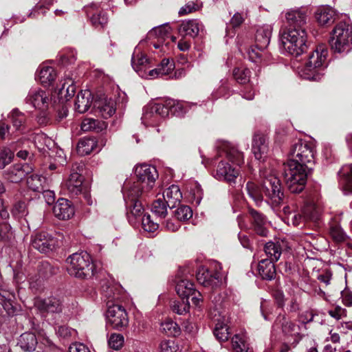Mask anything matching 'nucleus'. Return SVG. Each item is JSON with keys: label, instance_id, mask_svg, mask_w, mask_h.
I'll list each match as a JSON object with an SVG mask.
<instances>
[{"label": "nucleus", "instance_id": "nucleus-1", "mask_svg": "<svg viewBox=\"0 0 352 352\" xmlns=\"http://www.w3.org/2000/svg\"><path fill=\"white\" fill-rule=\"evenodd\" d=\"M287 27L280 32V42L289 54L298 56L307 50L305 25L307 12L305 8L292 9L285 12Z\"/></svg>", "mask_w": 352, "mask_h": 352}, {"label": "nucleus", "instance_id": "nucleus-2", "mask_svg": "<svg viewBox=\"0 0 352 352\" xmlns=\"http://www.w3.org/2000/svg\"><path fill=\"white\" fill-rule=\"evenodd\" d=\"M114 287H109L106 296L108 299L107 305V310L106 313L107 322L113 329L122 331L129 324L128 314L122 305L114 303V301L119 300L120 294L115 292Z\"/></svg>", "mask_w": 352, "mask_h": 352}, {"label": "nucleus", "instance_id": "nucleus-3", "mask_svg": "<svg viewBox=\"0 0 352 352\" xmlns=\"http://www.w3.org/2000/svg\"><path fill=\"white\" fill-rule=\"evenodd\" d=\"M66 269L74 277L87 279L95 274L96 267L91 256L87 252L74 253L66 259Z\"/></svg>", "mask_w": 352, "mask_h": 352}, {"label": "nucleus", "instance_id": "nucleus-4", "mask_svg": "<svg viewBox=\"0 0 352 352\" xmlns=\"http://www.w3.org/2000/svg\"><path fill=\"white\" fill-rule=\"evenodd\" d=\"M284 176L289 190L292 193H300L305 188L307 175L312 167L303 165L296 161H288L284 164Z\"/></svg>", "mask_w": 352, "mask_h": 352}, {"label": "nucleus", "instance_id": "nucleus-5", "mask_svg": "<svg viewBox=\"0 0 352 352\" xmlns=\"http://www.w3.org/2000/svg\"><path fill=\"white\" fill-rule=\"evenodd\" d=\"M328 50L325 45H318L309 56L308 60L302 70V75L308 80L318 81L327 66Z\"/></svg>", "mask_w": 352, "mask_h": 352}, {"label": "nucleus", "instance_id": "nucleus-6", "mask_svg": "<svg viewBox=\"0 0 352 352\" xmlns=\"http://www.w3.org/2000/svg\"><path fill=\"white\" fill-rule=\"evenodd\" d=\"M260 177L264 195L273 205L279 206L284 199L280 180L272 170L267 168L260 170Z\"/></svg>", "mask_w": 352, "mask_h": 352}, {"label": "nucleus", "instance_id": "nucleus-7", "mask_svg": "<svg viewBox=\"0 0 352 352\" xmlns=\"http://www.w3.org/2000/svg\"><path fill=\"white\" fill-rule=\"evenodd\" d=\"M335 52H348L352 48V26L346 22L338 23L332 31L330 40Z\"/></svg>", "mask_w": 352, "mask_h": 352}, {"label": "nucleus", "instance_id": "nucleus-8", "mask_svg": "<svg viewBox=\"0 0 352 352\" xmlns=\"http://www.w3.org/2000/svg\"><path fill=\"white\" fill-rule=\"evenodd\" d=\"M292 159L299 164L313 168L315 163V151L313 144L307 141L298 140L291 150Z\"/></svg>", "mask_w": 352, "mask_h": 352}, {"label": "nucleus", "instance_id": "nucleus-9", "mask_svg": "<svg viewBox=\"0 0 352 352\" xmlns=\"http://www.w3.org/2000/svg\"><path fill=\"white\" fill-rule=\"evenodd\" d=\"M135 175L137 181L144 185L146 190H151L158 177V173L155 167L148 164H141L137 166L135 168Z\"/></svg>", "mask_w": 352, "mask_h": 352}, {"label": "nucleus", "instance_id": "nucleus-10", "mask_svg": "<svg viewBox=\"0 0 352 352\" xmlns=\"http://www.w3.org/2000/svg\"><path fill=\"white\" fill-rule=\"evenodd\" d=\"M196 278L199 283L205 287L214 289L221 283V276L219 271L214 269H209L206 266H200L196 274Z\"/></svg>", "mask_w": 352, "mask_h": 352}, {"label": "nucleus", "instance_id": "nucleus-11", "mask_svg": "<svg viewBox=\"0 0 352 352\" xmlns=\"http://www.w3.org/2000/svg\"><path fill=\"white\" fill-rule=\"evenodd\" d=\"M50 101L49 93L40 88L30 89L25 98L27 104L41 111H45L48 109Z\"/></svg>", "mask_w": 352, "mask_h": 352}, {"label": "nucleus", "instance_id": "nucleus-12", "mask_svg": "<svg viewBox=\"0 0 352 352\" xmlns=\"http://www.w3.org/2000/svg\"><path fill=\"white\" fill-rule=\"evenodd\" d=\"M84 177L76 172L72 173L65 182V186L71 197L82 194L89 204L90 195L87 188L82 184Z\"/></svg>", "mask_w": 352, "mask_h": 352}, {"label": "nucleus", "instance_id": "nucleus-13", "mask_svg": "<svg viewBox=\"0 0 352 352\" xmlns=\"http://www.w3.org/2000/svg\"><path fill=\"white\" fill-rule=\"evenodd\" d=\"M87 16L91 25L96 28H103L108 23V16L105 11L100 9L99 4L91 3L84 7Z\"/></svg>", "mask_w": 352, "mask_h": 352}, {"label": "nucleus", "instance_id": "nucleus-14", "mask_svg": "<svg viewBox=\"0 0 352 352\" xmlns=\"http://www.w3.org/2000/svg\"><path fill=\"white\" fill-rule=\"evenodd\" d=\"M57 240L46 232L36 233L32 239V245L41 253H47L54 249Z\"/></svg>", "mask_w": 352, "mask_h": 352}, {"label": "nucleus", "instance_id": "nucleus-15", "mask_svg": "<svg viewBox=\"0 0 352 352\" xmlns=\"http://www.w3.org/2000/svg\"><path fill=\"white\" fill-rule=\"evenodd\" d=\"M34 305L42 314H59L63 310L62 302L54 296L38 298L36 299Z\"/></svg>", "mask_w": 352, "mask_h": 352}, {"label": "nucleus", "instance_id": "nucleus-16", "mask_svg": "<svg viewBox=\"0 0 352 352\" xmlns=\"http://www.w3.org/2000/svg\"><path fill=\"white\" fill-rule=\"evenodd\" d=\"M239 175V169L232 166L223 160L218 163L214 175L218 180L226 181L229 184H235L236 179Z\"/></svg>", "mask_w": 352, "mask_h": 352}, {"label": "nucleus", "instance_id": "nucleus-17", "mask_svg": "<svg viewBox=\"0 0 352 352\" xmlns=\"http://www.w3.org/2000/svg\"><path fill=\"white\" fill-rule=\"evenodd\" d=\"M204 26L203 23L197 19L184 20L178 28V33L182 37L189 36L197 37L200 32H203Z\"/></svg>", "mask_w": 352, "mask_h": 352}, {"label": "nucleus", "instance_id": "nucleus-18", "mask_svg": "<svg viewBox=\"0 0 352 352\" xmlns=\"http://www.w3.org/2000/svg\"><path fill=\"white\" fill-rule=\"evenodd\" d=\"M32 170V167L28 163L16 164L4 172V177L10 182L18 183Z\"/></svg>", "mask_w": 352, "mask_h": 352}, {"label": "nucleus", "instance_id": "nucleus-19", "mask_svg": "<svg viewBox=\"0 0 352 352\" xmlns=\"http://www.w3.org/2000/svg\"><path fill=\"white\" fill-rule=\"evenodd\" d=\"M252 149L256 159L264 158L269 151L267 136L260 132L256 133L253 136Z\"/></svg>", "mask_w": 352, "mask_h": 352}, {"label": "nucleus", "instance_id": "nucleus-20", "mask_svg": "<svg viewBox=\"0 0 352 352\" xmlns=\"http://www.w3.org/2000/svg\"><path fill=\"white\" fill-rule=\"evenodd\" d=\"M53 213L60 220H67L72 218L75 214L74 206L68 199H59L53 207Z\"/></svg>", "mask_w": 352, "mask_h": 352}, {"label": "nucleus", "instance_id": "nucleus-21", "mask_svg": "<svg viewBox=\"0 0 352 352\" xmlns=\"http://www.w3.org/2000/svg\"><path fill=\"white\" fill-rule=\"evenodd\" d=\"M150 190H146L140 182L135 181L131 182H126L123 187V195L124 201L129 200H138V198L144 193L148 192Z\"/></svg>", "mask_w": 352, "mask_h": 352}, {"label": "nucleus", "instance_id": "nucleus-22", "mask_svg": "<svg viewBox=\"0 0 352 352\" xmlns=\"http://www.w3.org/2000/svg\"><path fill=\"white\" fill-rule=\"evenodd\" d=\"M248 211L252 217V225L254 232L261 236H267L269 231L266 228L265 217L253 208H249Z\"/></svg>", "mask_w": 352, "mask_h": 352}, {"label": "nucleus", "instance_id": "nucleus-23", "mask_svg": "<svg viewBox=\"0 0 352 352\" xmlns=\"http://www.w3.org/2000/svg\"><path fill=\"white\" fill-rule=\"evenodd\" d=\"M272 32V27L270 25H263L257 29L255 42L258 50L262 51L269 45Z\"/></svg>", "mask_w": 352, "mask_h": 352}, {"label": "nucleus", "instance_id": "nucleus-24", "mask_svg": "<svg viewBox=\"0 0 352 352\" xmlns=\"http://www.w3.org/2000/svg\"><path fill=\"white\" fill-rule=\"evenodd\" d=\"M94 106L104 118L111 117L116 112V102L111 98L101 97L95 101Z\"/></svg>", "mask_w": 352, "mask_h": 352}, {"label": "nucleus", "instance_id": "nucleus-25", "mask_svg": "<svg viewBox=\"0 0 352 352\" xmlns=\"http://www.w3.org/2000/svg\"><path fill=\"white\" fill-rule=\"evenodd\" d=\"M163 198L166 201L168 208L176 207L182 199L180 188L177 185L170 186L164 191Z\"/></svg>", "mask_w": 352, "mask_h": 352}, {"label": "nucleus", "instance_id": "nucleus-26", "mask_svg": "<svg viewBox=\"0 0 352 352\" xmlns=\"http://www.w3.org/2000/svg\"><path fill=\"white\" fill-rule=\"evenodd\" d=\"M92 103L91 94L89 90L80 91L76 98L75 110L80 113H85Z\"/></svg>", "mask_w": 352, "mask_h": 352}, {"label": "nucleus", "instance_id": "nucleus-27", "mask_svg": "<svg viewBox=\"0 0 352 352\" xmlns=\"http://www.w3.org/2000/svg\"><path fill=\"white\" fill-rule=\"evenodd\" d=\"M275 261L270 259H262L258 265V274L263 279L272 280L276 276Z\"/></svg>", "mask_w": 352, "mask_h": 352}, {"label": "nucleus", "instance_id": "nucleus-28", "mask_svg": "<svg viewBox=\"0 0 352 352\" xmlns=\"http://www.w3.org/2000/svg\"><path fill=\"white\" fill-rule=\"evenodd\" d=\"M339 177L345 193H352V164L343 166L339 171Z\"/></svg>", "mask_w": 352, "mask_h": 352}, {"label": "nucleus", "instance_id": "nucleus-29", "mask_svg": "<svg viewBox=\"0 0 352 352\" xmlns=\"http://www.w3.org/2000/svg\"><path fill=\"white\" fill-rule=\"evenodd\" d=\"M175 289L181 298H187L188 300L190 295H193V293H195L194 283L185 278L180 279L177 282Z\"/></svg>", "mask_w": 352, "mask_h": 352}, {"label": "nucleus", "instance_id": "nucleus-30", "mask_svg": "<svg viewBox=\"0 0 352 352\" xmlns=\"http://www.w3.org/2000/svg\"><path fill=\"white\" fill-rule=\"evenodd\" d=\"M336 12L330 8H318L316 12V19L321 25H329L335 21Z\"/></svg>", "mask_w": 352, "mask_h": 352}, {"label": "nucleus", "instance_id": "nucleus-31", "mask_svg": "<svg viewBox=\"0 0 352 352\" xmlns=\"http://www.w3.org/2000/svg\"><path fill=\"white\" fill-rule=\"evenodd\" d=\"M18 344L24 351H33L37 344L36 336L33 333L25 332L20 336Z\"/></svg>", "mask_w": 352, "mask_h": 352}, {"label": "nucleus", "instance_id": "nucleus-32", "mask_svg": "<svg viewBox=\"0 0 352 352\" xmlns=\"http://www.w3.org/2000/svg\"><path fill=\"white\" fill-rule=\"evenodd\" d=\"M107 128L105 122L94 118H85L81 123V129L83 131H94L99 133Z\"/></svg>", "mask_w": 352, "mask_h": 352}, {"label": "nucleus", "instance_id": "nucleus-33", "mask_svg": "<svg viewBox=\"0 0 352 352\" xmlns=\"http://www.w3.org/2000/svg\"><path fill=\"white\" fill-rule=\"evenodd\" d=\"M76 93V86L72 78H66L58 89V97L60 99L69 100Z\"/></svg>", "mask_w": 352, "mask_h": 352}, {"label": "nucleus", "instance_id": "nucleus-34", "mask_svg": "<svg viewBox=\"0 0 352 352\" xmlns=\"http://www.w3.org/2000/svg\"><path fill=\"white\" fill-rule=\"evenodd\" d=\"M131 64L135 72L142 76L143 72L149 67L150 62L145 54L138 53L132 56Z\"/></svg>", "mask_w": 352, "mask_h": 352}, {"label": "nucleus", "instance_id": "nucleus-35", "mask_svg": "<svg viewBox=\"0 0 352 352\" xmlns=\"http://www.w3.org/2000/svg\"><path fill=\"white\" fill-rule=\"evenodd\" d=\"M127 209V216L129 220L132 217L137 219L141 217L144 212V208L142 203L138 200H129L125 201Z\"/></svg>", "mask_w": 352, "mask_h": 352}, {"label": "nucleus", "instance_id": "nucleus-36", "mask_svg": "<svg viewBox=\"0 0 352 352\" xmlns=\"http://www.w3.org/2000/svg\"><path fill=\"white\" fill-rule=\"evenodd\" d=\"M283 242L274 243L272 241L266 243L264 247V251L266 255L268 256V259L277 261L282 254V245Z\"/></svg>", "mask_w": 352, "mask_h": 352}, {"label": "nucleus", "instance_id": "nucleus-37", "mask_svg": "<svg viewBox=\"0 0 352 352\" xmlns=\"http://www.w3.org/2000/svg\"><path fill=\"white\" fill-rule=\"evenodd\" d=\"M301 212L307 221L316 222L320 219V210L313 203L305 204L301 209Z\"/></svg>", "mask_w": 352, "mask_h": 352}, {"label": "nucleus", "instance_id": "nucleus-38", "mask_svg": "<svg viewBox=\"0 0 352 352\" xmlns=\"http://www.w3.org/2000/svg\"><path fill=\"white\" fill-rule=\"evenodd\" d=\"M246 190L248 195L255 201L256 204L260 205L263 199V191L256 184L248 182L246 184Z\"/></svg>", "mask_w": 352, "mask_h": 352}, {"label": "nucleus", "instance_id": "nucleus-39", "mask_svg": "<svg viewBox=\"0 0 352 352\" xmlns=\"http://www.w3.org/2000/svg\"><path fill=\"white\" fill-rule=\"evenodd\" d=\"M166 105L170 109V113L177 116H183L188 110V103L173 99H166Z\"/></svg>", "mask_w": 352, "mask_h": 352}, {"label": "nucleus", "instance_id": "nucleus-40", "mask_svg": "<svg viewBox=\"0 0 352 352\" xmlns=\"http://www.w3.org/2000/svg\"><path fill=\"white\" fill-rule=\"evenodd\" d=\"M45 177L41 175L32 174L27 178L28 187L34 192H40L44 188Z\"/></svg>", "mask_w": 352, "mask_h": 352}, {"label": "nucleus", "instance_id": "nucleus-41", "mask_svg": "<svg viewBox=\"0 0 352 352\" xmlns=\"http://www.w3.org/2000/svg\"><path fill=\"white\" fill-rule=\"evenodd\" d=\"M56 72L52 67H43L38 73L41 83L45 86L50 85L56 78Z\"/></svg>", "mask_w": 352, "mask_h": 352}, {"label": "nucleus", "instance_id": "nucleus-42", "mask_svg": "<svg viewBox=\"0 0 352 352\" xmlns=\"http://www.w3.org/2000/svg\"><path fill=\"white\" fill-rule=\"evenodd\" d=\"M329 232L332 239L336 243H342L346 240V234L336 222L330 223Z\"/></svg>", "mask_w": 352, "mask_h": 352}, {"label": "nucleus", "instance_id": "nucleus-43", "mask_svg": "<svg viewBox=\"0 0 352 352\" xmlns=\"http://www.w3.org/2000/svg\"><path fill=\"white\" fill-rule=\"evenodd\" d=\"M226 157L232 163L238 166L243 164V154L236 148L225 145L224 148Z\"/></svg>", "mask_w": 352, "mask_h": 352}, {"label": "nucleus", "instance_id": "nucleus-44", "mask_svg": "<svg viewBox=\"0 0 352 352\" xmlns=\"http://www.w3.org/2000/svg\"><path fill=\"white\" fill-rule=\"evenodd\" d=\"M213 333L217 340L220 342L227 341L230 335L228 325L223 322L220 321L215 324Z\"/></svg>", "mask_w": 352, "mask_h": 352}, {"label": "nucleus", "instance_id": "nucleus-45", "mask_svg": "<svg viewBox=\"0 0 352 352\" xmlns=\"http://www.w3.org/2000/svg\"><path fill=\"white\" fill-rule=\"evenodd\" d=\"M167 207L168 206L166 201L163 197L159 198L153 201L151 211L157 217L163 219L167 215Z\"/></svg>", "mask_w": 352, "mask_h": 352}, {"label": "nucleus", "instance_id": "nucleus-46", "mask_svg": "<svg viewBox=\"0 0 352 352\" xmlns=\"http://www.w3.org/2000/svg\"><path fill=\"white\" fill-rule=\"evenodd\" d=\"M10 119L12 125L16 130L23 131L26 122L25 115L18 109H13L10 113Z\"/></svg>", "mask_w": 352, "mask_h": 352}, {"label": "nucleus", "instance_id": "nucleus-47", "mask_svg": "<svg viewBox=\"0 0 352 352\" xmlns=\"http://www.w3.org/2000/svg\"><path fill=\"white\" fill-rule=\"evenodd\" d=\"M96 146V142L90 138L81 139L77 144V152L80 155H89Z\"/></svg>", "mask_w": 352, "mask_h": 352}, {"label": "nucleus", "instance_id": "nucleus-48", "mask_svg": "<svg viewBox=\"0 0 352 352\" xmlns=\"http://www.w3.org/2000/svg\"><path fill=\"white\" fill-rule=\"evenodd\" d=\"M161 329L168 336H177L180 334L179 325L171 320H167L161 324Z\"/></svg>", "mask_w": 352, "mask_h": 352}, {"label": "nucleus", "instance_id": "nucleus-49", "mask_svg": "<svg viewBox=\"0 0 352 352\" xmlns=\"http://www.w3.org/2000/svg\"><path fill=\"white\" fill-rule=\"evenodd\" d=\"M233 76L240 84H245L250 81L251 72L245 67H237L233 70Z\"/></svg>", "mask_w": 352, "mask_h": 352}, {"label": "nucleus", "instance_id": "nucleus-50", "mask_svg": "<svg viewBox=\"0 0 352 352\" xmlns=\"http://www.w3.org/2000/svg\"><path fill=\"white\" fill-rule=\"evenodd\" d=\"M234 352H248L249 349L244 338L238 334L234 335L231 340Z\"/></svg>", "mask_w": 352, "mask_h": 352}, {"label": "nucleus", "instance_id": "nucleus-51", "mask_svg": "<svg viewBox=\"0 0 352 352\" xmlns=\"http://www.w3.org/2000/svg\"><path fill=\"white\" fill-rule=\"evenodd\" d=\"M170 307L173 312L179 315H183L187 313L190 308L189 301L186 299L181 298L179 300H174L171 302Z\"/></svg>", "mask_w": 352, "mask_h": 352}, {"label": "nucleus", "instance_id": "nucleus-52", "mask_svg": "<svg viewBox=\"0 0 352 352\" xmlns=\"http://www.w3.org/2000/svg\"><path fill=\"white\" fill-rule=\"evenodd\" d=\"M201 7V3L199 1V0L189 1L179 9V14L180 16L188 14L199 10Z\"/></svg>", "mask_w": 352, "mask_h": 352}, {"label": "nucleus", "instance_id": "nucleus-53", "mask_svg": "<svg viewBox=\"0 0 352 352\" xmlns=\"http://www.w3.org/2000/svg\"><path fill=\"white\" fill-rule=\"evenodd\" d=\"M175 216L177 220L185 221L192 217V211L189 206L182 205L175 210Z\"/></svg>", "mask_w": 352, "mask_h": 352}, {"label": "nucleus", "instance_id": "nucleus-54", "mask_svg": "<svg viewBox=\"0 0 352 352\" xmlns=\"http://www.w3.org/2000/svg\"><path fill=\"white\" fill-rule=\"evenodd\" d=\"M282 330L286 335H294L298 333L299 326L287 320L285 316L282 317Z\"/></svg>", "mask_w": 352, "mask_h": 352}, {"label": "nucleus", "instance_id": "nucleus-55", "mask_svg": "<svg viewBox=\"0 0 352 352\" xmlns=\"http://www.w3.org/2000/svg\"><path fill=\"white\" fill-rule=\"evenodd\" d=\"M287 221L289 223L297 228L303 227L306 222H307L301 212L298 213L292 212L289 217H287Z\"/></svg>", "mask_w": 352, "mask_h": 352}, {"label": "nucleus", "instance_id": "nucleus-56", "mask_svg": "<svg viewBox=\"0 0 352 352\" xmlns=\"http://www.w3.org/2000/svg\"><path fill=\"white\" fill-rule=\"evenodd\" d=\"M142 225L143 229L148 232H153L159 228V224L154 222L150 214H144L142 218Z\"/></svg>", "mask_w": 352, "mask_h": 352}, {"label": "nucleus", "instance_id": "nucleus-57", "mask_svg": "<svg viewBox=\"0 0 352 352\" xmlns=\"http://www.w3.org/2000/svg\"><path fill=\"white\" fill-rule=\"evenodd\" d=\"M109 346L114 350H119L124 344V337L119 333H112L108 340Z\"/></svg>", "mask_w": 352, "mask_h": 352}, {"label": "nucleus", "instance_id": "nucleus-58", "mask_svg": "<svg viewBox=\"0 0 352 352\" xmlns=\"http://www.w3.org/2000/svg\"><path fill=\"white\" fill-rule=\"evenodd\" d=\"M171 28L168 25H162L159 27L155 28L151 32V34H155L157 37L161 39H164L170 36Z\"/></svg>", "mask_w": 352, "mask_h": 352}, {"label": "nucleus", "instance_id": "nucleus-59", "mask_svg": "<svg viewBox=\"0 0 352 352\" xmlns=\"http://www.w3.org/2000/svg\"><path fill=\"white\" fill-rule=\"evenodd\" d=\"M14 157L13 153L8 148H4L0 152V169L4 168L9 164Z\"/></svg>", "mask_w": 352, "mask_h": 352}, {"label": "nucleus", "instance_id": "nucleus-60", "mask_svg": "<svg viewBox=\"0 0 352 352\" xmlns=\"http://www.w3.org/2000/svg\"><path fill=\"white\" fill-rule=\"evenodd\" d=\"M160 349V352H177L178 346L173 340H164L161 342Z\"/></svg>", "mask_w": 352, "mask_h": 352}, {"label": "nucleus", "instance_id": "nucleus-61", "mask_svg": "<svg viewBox=\"0 0 352 352\" xmlns=\"http://www.w3.org/2000/svg\"><path fill=\"white\" fill-rule=\"evenodd\" d=\"M157 67L160 69L161 74L163 76H167L174 69V63L168 58H164Z\"/></svg>", "mask_w": 352, "mask_h": 352}, {"label": "nucleus", "instance_id": "nucleus-62", "mask_svg": "<svg viewBox=\"0 0 352 352\" xmlns=\"http://www.w3.org/2000/svg\"><path fill=\"white\" fill-rule=\"evenodd\" d=\"M11 226L6 222L0 223V240L8 241L12 237Z\"/></svg>", "mask_w": 352, "mask_h": 352}, {"label": "nucleus", "instance_id": "nucleus-63", "mask_svg": "<svg viewBox=\"0 0 352 352\" xmlns=\"http://www.w3.org/2000/svg\"><path fill=\"white\" fill-rule=\"evenodd\" d=\"M153 109L157 114L163 118L168 116L170 113V108L166 105V100H165L163 103L155 104Z\"/></svg>", "mask_w": 352, "mask_h": 352}, {"label": "nucleus", "instance_id": "nucleus-64", "mask_svg": "<svg viewBox=\"0 0 352 352\" xmlns=\"http://www.w3.org/2000/svg\"><path fill=\"white\" fill-rule=\"evenodd\" d=\"M328 314L331 317L338 320L346 316V310L340 306H336L335 308L329 310Z\"/></svg>", "mask_w": 352, "mask_h": 352}]
</instances>
